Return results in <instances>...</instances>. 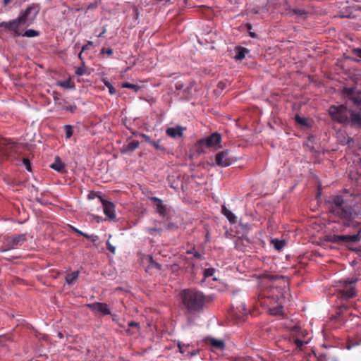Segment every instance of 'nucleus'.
<instances>
[{
  "label": "nucleus",
  "mask_w": 361,
  "mask_h": 361,
  "mask_svg": "<svg viewBox=\"0 0 361 361\" xmlns=\"http://www.w3.org/2000/svg\"><path fill=\"white\" fill-rule=\"evenodd\" d=\"M359 197L344 192L341 195H331L326 200L329 218L348 227H356L357 221L360 214Z\"/></svg>",
  "instance_id": "obj_1"
},
{
  "label": "nucleus",
  "mask_w": 361,
  "mask_h": 361,
  "mask_svg": "<svg viewBox=\"0 0 361 361\" xmlns=\"http://www.w3.org/2000/svg\"><path fill=\"white\" fill-rule=\"evenodd\" d=\"M39 8L37 4H32L27 6L25 10L20 12L17 18L0 23V27L11 32L14 36H20V28L31 25L35 21Z\"/></svg>",
  "instance_id": "obj_2"
},
{
  "label": "nucleus",
  "mask_w": 361,
  "mask_h": 361,
  "mask_svg": "<svg viewBox=\"0 0 361 361\" xmlns=\"http://www.w3.org/2000/svg\"><path fill=\"white\" fill-rule=\"evenodd\" d=\"M181 300L189 311H199L203 306L204 295L195 290H184L181 293Z\"/></svg>",
  "instance_id": "obj_3"
},
{
  "label": "nucleus",
  "mask_w": 361,
  "mask_h": 361,
  "mask_svg": "<svg viewBox=\"0 0 361 361\" xmlns=\"http://www.w3.org/2000/svg\"><path fill=\"white\" fill-rule=\"evenodd\" d=\"M289 290L284 287L283 288L279 287H274L271 289V295H268L269 298H272L279 302V306L276 308L270 310V312L274 315H280L282 314V306L281 305L285 302L286 295L288 294Z\"/></svg>",
  "instance_id": "obj_4"
},
{
  "label": "nucleus",
  "mask_w": 361,
  "mask_h": 361,
  "mask_svg": "<svg viewBox=\"0 0 361 361\" xmlns=\"http://www.w3.org/2000/svg\"><path fill=\"white\" fill-rule=\"evenodd\" d=\"M329 111L333 119L341 123H348L350 121L349 117L350 116V114L353 113V111H348L347 107L344 105L331 106Z\"/></svg>",
  "instance_id": "obj_5"
},
{
  "label": "nucleus",
  "mask_w": 361,
  "mask_h": 361,
  "mask_svg": "<svg viewBox=\"0 0 361 361\" xmlns=\"http://www.w3.org/2000/svg\"><path fill=\"white\" fill-rule=\"evenodd\" d=\"M357 281V279L350 278L338 282L341 288V298L348 299L355 295V284Z\"/></svg>",
  "instance_id": "obj_6"
},
{
  "label": "nucleus",
  "mask_w": 361,
  "mask_h": 361,
  "mask_svg": "<svg viewBox=\"0 0 361 361\" xmlns=\"http://www.w3.org/2000/svg\"><path fill=\"white\" fill-rule=\"evenodd\" d=\"M235 159L230 154L228 150H224L218 152L215 156V164L220 167H228L231 166Z\"/></svg>",
  "instance_id": "obj_7"
},
{
  "label": "nucleus",
  "mask_w": 361,
  "mask_h": 361,
  "mask_svg": "<svg viewBox=\"0 0 361 361\" xmlns=\"http://www.w3.org/2000/svg\"><path fill=\"white\" fill-rule=\"evenodd\" d=\"M221 135L219 133H214L208 137L200 140V142L207 147L219 149L221 147Z\"/></svg>",
  "instance_id": "obj_8"
},
{
  "label": "nucleus",
  "mask_w": 361,
  "mask_h": 361,
  "mask_svg": "<svg viewBox=\"0 0 361 361\" xmlns=\"http://www.w3.org/2000/svg\"><path fill=\"white\" fill-rule=\"evenodd\" d=\"M25 240V235H19L14 236L13 238H8L6 241V248L2 249L0 252H4L7 250L15 249L22 245L23 242Z\"/></svg>",
  "instance_id": "obj_9"
},
{
  "label": "nucleus",
  "mask_w": 361,
  "mask_h": 361,
  "mask_svg": "<svg viewBox=\"0 0 361 361\" xmlns=\"http://www.w3.org/2000/svg\"><path fill=\"white\" fill-rule=\"evenodd\" d=\"M360 233L354 235H334L332 238V241L336 243H345L349 242L357 243L360 241Z\"/></svg>",
  "instance_id": "obj_10"
},
{
  "label": "nucleus",
  "mask_w": 361,
  "mask_h": 361,
  "mask_svg": "<svg viewBox=\"0 0 361 361\" xmlns=\"http://www.w3.org/2000/svg\"><path fill=\"white\" fill-rule=\"evenodd\" d=\"M99 198L102 204L104 214L109 219H114L116 218L114 204L111 202L102 199L100 196H99Z\"/></svg>",
  "instance_id": "obj_11"
},
{
  "label": "nucleus",
  "mask_w": 361,
  "mask_h": 361,
  "mask_svg": "<svg viewBox=\"0 0 361 361\" xmlns=\"http://www.w3.org/2000/svg\"><path fill=\"white\" fill-rule=\"evenodd\" d=\"M87 306L94 312H100L105 315L111 314V310L106 303L94 302L87 304Z\"/></svg>",
  "instance_id": "obj_12"
},
{
  "label": "nucleus",
  "mask_w": 361,
  "mask_h": 361,
  "mask_svg": "<svg viewBox=\"0 0 361 361\" xmlns=\"http://www.w3.org/2000/svg\"><path fill=\"white\" fill-rule=\"evenodd\" d=\"M184 128L180 126L168 128L166 133L169 137L176 138L180 137L183 135Z\"/></svg>",
  "instance_id": "obj_13"
},
{
  "label": "nucleus",
  "mask_w": 361,
  "mask_h": 361,
  "mask_svg": "<svg viewBox=\"0 0 361 361\" xmlns=\"http://www.w3.org/2000/svg\"><path fill=\"white\" fill-rule=\"evenodd\" d=\"M152 200L154 203L157 212L161 216H164L166 214V207L163 204L162 201L157 197H152Z\"/></svg>",
  "instance_id": "obj_14"
},
{
  "label": "nucleus",
  "mask_w": 361,
  "mask_h": 361,
  "mask_svg": "<svg viewBox=\"0 0 361 361\" xmlns=\"http://www.w3.org/2000/svg\"><path fill=\"white\" fill-rule=\"evenodd\" d=\"M221 212L227 218L230 223L235 224L237 221L235 215L231 211L227 209L226 206H222Z\"/></svg>",
  "instance_id": "obj_15"
},
{
  "label": "nucleus",
  "mask_w": 361,
  "mask_h": 361,
  "mask_svg": "<svg viewBox=\"0 0 361 361\" xmlns=\"http://www.w3.org/2000/svg\"><path fill=\"white\" fill-rule=\"evenodd\" d=\"M50 167L58 172H63L65 170V164L59 157L55 158L54 162L50 165Z\"/></svg>",
  "instance_id": "obj_16"
},
{
  "label": "nucleus",
  "mask_w": 361,
  "mask_h": 361,
  "mask_svg": "<svg viewBox=\"0 0 361 361\" xmlns=\"http://www.w3.org/2000/svg\"><path fill=\"white\" fill-rule=\"evenodd\" d=\"M78 276H79V271H73V272L66 275V281L68 284L73 285L76 281Z\"/></svg>",
  "instance_id": "obj_17"
},
{
  "label": "nucleus",
  "mask_w": 361,
  "mask_h": 361,
  "mask_svg": "<svg viewBox=\"0 0 361 361\" xmlns=\"http://www.w3.org/2000/svg\"><path fill=\"white\" fill-rule=\"evenodd\" d=\"M247 52L248 50L246 48L239 47L237 49L236 54L234 58L237 61H240L245 57V55Z\"/></svg>",
  "instance_id": "obj_18"
},
{
  "label": "nucleus",
  "mask_w": 361,
  "mask_h": 361,
  "mask_svg": "<svg viewBox=\"0 0 361 361\" xmlns=\"http://www.w3.org/2000/svg\"><path fill=\"white\" fill-rule=\"evenodd\" d=\"M350 122L354 126L361 127V116L360 114H355L354 112L350 114Z\"/></svg>",
  "instance_id": "obj_19"
},
{
  "label": "nucleus",
  "mask_w": 361,
  "mask_h": 361,
  "mask_svg": "<svg viewBox=\"0 0 361 361\" xmlns=\"http://www.w3.org/2000/svg\"><path fill=\"white\" fill-rule=\"evenodd\" d=\"M271 244L274 245L276 250H281L285 246L286 242L283 240L274 238L271 240Z\"/></svg>",
  "instance_id": "obj_20"
},
{
  "label": "nucleus",
  "mask_w": 361,
  "mask_h": 361,
  "mask_svg": "<svg viewBox=\"0 0 361 361\" xmlns=\"http://www.w3.org/2000/svg\"><path fill=\"white\" fill-rule=\"evenodd\" d=\"M209 341L211 345L217 349L223 350L224 348V343L222 340L210 338Z\"/></svg>",
  "instance_id": "obj_21"
},
{
  "label": "nucleus",
  "mask_w": 361,
  "mask_h": 361,
  "mask_svg": "<svg viewBox=\"0 0 361 361\" xmlns=\"http://www.w3.org/2000/svg\"><path fill=\"white\" fill-rule=\"evenodd\" d=\"M20 35H21L23 37L31 38V37H38L39 35V32L35 30L29 29V30H27L23 33L20 32Z\"/></svg>",
  "instance_id": "obj_22"
},
{
  "label": "nucleus",
  "mask_w": 361,
  "mask_h": 361,
  "mask_svg": "<svg viewBox=\"0 0 361 361\" xmlns=\"http://www.w3.org/2000/svg\"><path fill=\"white\" fill-rule=\"evenodd\" d=\"M121 87L123 88H129L133 89L135 92H137L140 90V87L137 85L131 84L128 82H124L122 83Z\"/></svg>",
  "instance_id": "obj_23"
},
{
  "label": "nucleus",
  "mask_w": 361,
  "mask_h": 361,
  "mask_svg": "<svg viewBox=\"0 0 361 361\" xmlns=\"http://www.w3.org/2000/svg\"><path fill=\"white\" fill-rule=\"evenodd\" d=\"M295 121L302 126H307V120L305 117H301L299 115L295 116Z\"/></svg>",
  "instance_id": "obj_24"
},
{
  "label": "nucleus",
  "mask_w": 361,
  "mask_h": 361,
  "mask_svg": "<svg viewBox=\"0 0 361 361\" xmlns=\"http://www.w3.org/2000/svg\"><path fill=\"white\" fill-rule=\"evenodd\" d=\"M350 99L357 106H361V93L352 94Z\"/></svg>",
  "instance_id": "obj_25"
},
{
  "label": "nucleus",
  "mask_w": 361,
  "mask_h": 361,
  "mask_svg": "<svg viewBox=\"0 0 361 361\" xmlns=\"http://www.w3.org/2000/svg\"><path fill=\"white\" fill-rule=\"evenodd\" d=\"M139 146V142L132 141L128 145V149L130 150H134Z\"/></svg>",
  "instance_id": "obj_26"
},
{
  "label": "nucleus",
  "mask_w": 361,
  "mask_h": 361,
  "mask_svg": "<svg viewBox=\"0 0 361 361\" xmlns=\"http://www.w3.org/2000/svg\"><path fill=\"white\" fill-rule=\"evenodd\" d=\"M73 135L72 128L70 126H66V137L69 139Z\"/></svg>",
  "instance_id": "obj_27"
},
{
  "label": "nucleus",
  "mask_w": 361,
  "mask_h": 361,
  "mask_svg": "<svg viewBox=\"0 0 361 361\" xmlns=\"http://www.w3.org/2000/svg\"><path fill=\"white\" fill-rule=\"evenodd\" d=\"M100 54H107L109 56H111L113 54V49L111 48H109V49H106L104 47H103L102 49H101V51H100Z\"/></svg>",
  "instance_id": "obj_28"
},
{
  "label": "nucleus",
  "mask_w": 361,
  "mask_h": 361,
  "mask_svg": "<svg viewBox=\"0 0 361 361\" xmlns=\"http://www.w3.org/2000/svg\"><path fill=\"white\" fill-rule=\"evenodd\" d=\"M104 84L108 87L109 93L111 94H114L116 93V90H115L114 87L109 82L105 81Z\"/></svg>",
  "instance_id": "obj_29"
},
{
  "label": "nucleus",
  "mask_w": 361,
  "mask_h": 361,
  "mask_svg": "<svg viewBox=\"0 0 361 361\" xmlns=\"http://www.w3.org/2000/svg\"><path fill=\"white\" fill-rule=\"evenodd\" d=\"M76 75L78 76H82L85 73V66L79 67L75 71Z\"/></svg>",
  "instance_id": "obj_30"
},
{
  "label": "nucleus",
  "mask_w": 361,
  "mask_h": 361,
  "mask_svg": "<svg viewBox=\"0 0 361 361\" xmlns=\"http://www.w3.org/2000/svg\"><path fill=\"white\" fill-rule=\"evenodd\" d=\"M214 274V269H206L204 270V277H209L212 276Z\"/></svg>",
  "instance_id": "obj_31"
},
{
  "label": "nucleus",
  "mask_w": 361,
  "mask_h": 361,
  "mask_svg": "<svg viewBox=\"0 0 361 361\" xmlns=\"http://www.w3.org/2000/svg\"><path fill=\"white\" fill-rule=\"evenodd\" d=\"M150 145H152V146H154L157 149H160V150H164V147H162L159 145V142H157V141H154V140H153V141L150 143Z\"/></svg>",
  "instance_id": "obj_32"
},
{
  "label": "nucleus",
  "mask_w": 361,
  "mask_h": 361,
  "mask_svg": "<svg viewBox=\"0 0 361 361\" xmlns=\"http://www.w3.org/2000/svg\"><path fill=\"white\" fill-rule=\"evenodd\" d=\"M106 247L111 253H115L116 247L113 246L109 241L106 242Z\"/></svg>",
  "instance_id": "obj_33"
},
{
  "label": "nucleus",
  "mask_w": 361,
  "mask_h": 361,
  "mask_svg": "<svg viewBox=\"0 0 361 361\" xmlns=\"http://www.w3.org/2000/svg\"><path fill=\"white\" fill-rule=\"evenodd\" d=\"M7 154L6 149L3 146V144H0V156H6Z\"/></svg>",
  "instance_id": "obj_34"
},
{
  "label": "nucleus",
  "mask_w": 361,
  "mask_h": 361,
  "mask_svg": "<svg viewBox=\"0 0 361 361\" xmlns=\"http://www.w3.org/2000/svg\"><path fill=\"white\" fill-rule=\"evenodd\" d=\"M23 162L24 165L26 166L27 170L30 171L31 166H30V163L29 159L25 158V159H23Z\"/></svg>",
  "instance_id": "obj_35"
},
{
  "label": "nucleus",
  "mask_w": 361,
  "mask_h": 361,
  "mask_svg": "<svg viewBox=\"0 0 361 361\" xmlns=\"http://www.w3.org/2000/svg\"><path fill=\"white\" fill-rule=\"evenodd\" d=\"M93 43L91 41H88L87 43L82 46V51H85L87 50L90 47L92 46Z\"/></svg>",
  "instance_id": "obj_36"
},
{
  "label": "nucleus",
  "mask_w": 361,
  "mask_h": 361,
  "mask_svg": "<svg viewBox=\"0 0 361 361\" xmlns=\"http://www.w3.org/2000/svg\"><path fill=\"white\" fill-rule=\"evenodd\" d=\"M294 13L298 15V16H303L305 14V12L304 10L302 9H295L293 10Z\"/></svg>",
  "instance_id": "obj_37"
},
{
  "label": "nucleus",
  "mask_w": 361,
  "mask_h": 361,
  "mask_svg": "<svg viewBox=\"0 0 361 361\" xmlns=\"http://www.w3.org/2000/svg\"><path fill=\"white\" fill-rule=\"evenodd\" d=\"M142 137L144 138V140H145L147 142H148V143H149V144L153 141L152 140H151V138H150L148 135H145V134H142Z\"/></svg>",
  "instance_id": "obj_38"
},
{
  "label": "nucleus",
  "mask_w": 361,
  "mask_h": 361,
  "mask_svg": "<svg viewBox=\"0 0 361 361\" xmlns=\"http://www.w3.org/2000/svg\"><path fill=\"white\" fill-rule=\"evenodd\" d=\"M353 53L357 56L361 58V49H353Z\"/></svg>",
  "instance_id": "obj_39"
},
{
  "label": "nucleus",
  "mask_w": 361,
  "mask_h": 361,
  "mask_svg": "<svg viewBox=\"0 0 361 361\" xmlns=\"http://www.w3.org/2000/svg\"><path fill=\"white\" fill-rule=\"evenodd\" d=\"M295 342L298 348H301L304 344V342L299 339H296Z\"/></svg>",
  "instance_id": "obj_40"
},
{
  "label": "nucleus",
  "mask_w": 361,
  "mask_h": 361,
  "mask_svg": "<svg viewBox=\"0 0 361 361\" xmlns=\"http://www.w3.org/2000/svg\"><path fill=\"white\" fill-rule=\"evenodd\" d=\"M187 348L188 346H185V345H180V344H178V348H179V351L180 353L182 354H185V350H184V348Z\"/></svg>",
  "instance_id": "obj_41"
},
{
  "label": "nucleus",
  "mask_w": 361,
  "mask_h": 361,
  "mask_svg": "<svg viewBox=\"0 0 361 361\" xmlns=\"http://www.w3.org/2000/svg\"><path fill=\"white\" fill-rule=\"evenodd\" d=\"M90 239L92 241L95 242V241H97V240L99 239V238H98V236H97V235H91L90 236Z\"/></svg>",
  "instance_id": "obj_42"
},
{
  "label": "nucleus",
  "mask_w": 361,
  "mask_h": 361,
  "mask_svg": "<svg viewBox=\"0 0 361 361\" xmlns=\"http://www.w3.org/2000/svg\"><path fill=\"white\" fill-rule=\"evenodd\" d=\"M128 326H129L138 327L139 326V324L137 323V322H130L128 323Z\"/></svg>",
  "instance_id": "obj_43"
},
{
  "label": "nucleus",
  "mask_w": 361,
  "mask_h": 361,
  "mask_svg": "<svg viewBox=\"0 0 361 361\" xmlns=\"http://www.w3.org/2000/svg\"><path fill=\"white\" fill-rule=\"evenodd\" d=\"M106 28L103 27L102 31L98 35V37H102L106 33Z\"/></svg>",
  "instance_id": "obj_44"
},
{
  "label": "nucleus",
  "mask_w": 361,
  "mask_h": 361,
  "mask_svg": "<svg viewBox=\"0 0 361 361\" xmlns=\"http://www.w3.org/2000/svg\"><path fill=\"white\" fill-rule=\"evenodd\" d=\"M158 231V230L155 229V228H149L148 229V233L150 234V235H153L154 232H157Z\"/></svg>",
  "instance_id": "obj_45"
},
{
  "label": "nucleus",
  "mask_w": 361,
  "mask_h": 361,
  "mask_svg": "<svg viewBox=\"0 0 361 361\" xmlns=\"http://www.w3.org/2000/svg\"><path fill=\"white\" fill-rule=\"evenodd\" d=\"M79 235H82V236H85V238H89L90 239V235L87 234V233H85L83 232H79Z\"/></svg>",
  "instance_id": "obj_46"
},
{
  "label": "nucleus",
  "mask_w": 361,
  "mask_h": 361,
  "mask_svg": "<svg viewBox=\"0 0 361 361\" xmlns=\"http://www.w3.org/2000/svg\"><path fill=\"white\" fill-rule=\"evenodd\" d=\"M196 355H197V352L196 351L187 354V355H188L189 357H192V356Z\"/></svg>",
  "instance_id": "obj_47"
},
{
  "label": "nucleus",
  "mask_w": 361,
  "mask_h": 361,
  "mask_svg": "<svg viewBox=\"0 0 361 361\" xmlns=\"http://www.w3.org/2000/svg\"><path fill=\"white\" fill-rule=\"evenodd\" d=\"M176 87L177 89H180L183 87V85L181 84H180L179 82H178L176 85Z\"/></svg>",
  "instance_id": "obj_48"
},
{
  "label": "nucleus",
  "mask_w": 361,
  "mask_h": 361,
  "mask_svg": "<svg viewBox=\"0 0 361 361\" xmlns=\"http://www.w3.org/2000/svg\"><path fill=\"white\" fill-rule=\"evenodd\" d=\"M4 4L6 6L8 4L11 2V0H3Z\"/></svg>",
  "instance_id": "obj_49"
},
{
  "label": "nucleus",
  "mask_w": 361,
  "mask_h": 361,
  "mask_svg": "<svg viewBox=\"0 0 361 361\" xmlns=\"http://www.w3.org/2000/svg\"><path fill=\"white\" fill-rule=\"evenodd\" d=\"M72 229H73L75 232L78 233V234H79V232H81L80 231H79L78 229H77V228H74V227H72Z\"/></svg>",
  "instance_id": "obj_50"
},
{
  "label": "nucleus",
  "mask_w": 361,
  "mask_h": 361,
  "mask_svg": "<svg viewBox=\"0 0 361 361\" xmlns=\"http://www.w3.org/2000/svg\"><path fill=\"white\" fill-rule=\"evenodd\" d=\"M82 52H83V51H80V53L79 54V56H79V58H80V60H82Z\"/></svg>",
  "instance_id": "obj_51"
},
{
  "label": "nucleus",
  "mask_w": 361,
  "mask_h": 361,
  "mask_svg": "<svg viewBox=\"0 0 361 361\" xmlns=\"http://www.w3.org/2000/svg\"><path fill=\"white\" fill-rule=\"evenodd\" d=\"M250 36H251L252 37H257V36H256V35H255V33H252V32H250Z\"/></svg>",
  "instance_id": "obj_52"
},
{
  "label": "nucleus",
  "mask_w": 361,
  "mask_h": 361,
  "mask_svg": "<svg viewBox=\"0 0 361 361\" xmlns=\"http://www.w3.org/2000/svg\"><path fill=\"white\" fill-rule=\"evenodd\" d=\"M58 335H59V336L60 338H62V337H63V335H62V334H61V333H59V334H58Z\"/></svg>",
  "instance_id": "obj_53"
},
{
  "label": "nucleus",
  "mask_w": 361,
  "mask_h": 361,
  "mask_svg": "<svg viewBox=\"0 0 361 361\" xmlns=\"http://www.w3.org/2000/svg\"><path fill=\"white\" fill-rule=\"evenodd\" d=\"M195 256L196 257H200V255L199 254H195Z\"/></svg>",
  "instance_id": "obj_54"
},
{
  "label": "nucleus",
  "mask_w": 361,
  "mask_h": 361,
  "mask_svg": "<svg viewBox=\"0 0 361 361\" xmlns=\"http://www.w3.org/2000/svg\"><path fill=\"white\" fill-rule=\"evenodd\" d=\"M351 348H352V345H348V346L347 347V348H348V349H350Z\"/></svg>",
  "instance_id": "obj_55"
},
{
  "label": "nucleus",
  "mask_w": 361,
  "mask_h": 361,
  "mask_svg": "<svg viewBox=\"0 0 361 361\" xmlns=\"http://www.w3.org/2000/svg\"><path fill=\"white\" fill-rule=\"evenodd\" d=\"M89 198H93V195H89Z\"/></svg>",
  "instance_id": "obj_56"
},
{
  "label": "nucleus",
  "mask_w": 361,
  "mask_h": 361,
  "mask_svg": "<svg viewBox=\"0 0 361 361\" xmlns=\"http://www.w3.org/2000/svg\"><path fill=\"white\" fill-rule=\"evenodd\" d=\"M89 198H93V195H89Z\"/></svg>",
  "instance_id": "obj_57"
},
{
  "label": "nucleus",
  "mask_w": 361,
  "mask_h": 361,
  "mask_svg": "<svg viewBox=\"0 0 361 361\" xmlns=\"http://www.w3.org/2000/svg\"><path fill=\"white\" fill-rule=\"evenodd\" d=\"M269 277L271 279L274 278L272 276H269Z\"/></svg>",
  "instance_id": "obj_58"
},
{
  "label": "nucleus",
  "mask_w": 361,
  "mask_h": 361,
  "mask_svg": "<svg viewBox=\"0 0 361 361\" xmlns=\"http://www.w3.org/2000/svg\"><path fill=\"white\" fill-rule=\"evenodd\" d=\"M61 85L64 87L66 85V83L61 84Z\"/></svg>",
  "instance_id": "obj_59"
},
{
  "label": "nucleus",
  "mask_w": 361,
  "mask_h": 361,
  "mask_svg": "<svg viewBox=\"0 0 361 361\" xmlns=\"http://www.w3.org/2000/svg\"><path fill=\"white\" fill-rule=\"evenodd\" d=\"M61 85L64 87L66 85V83L61 84Z\"/></svg>",
  "instance_id": "obj_60"
},
{
  "label": "nucleus",
  "mask_w": 361,
  "mask_h": 361,
  "mask_svg": "<svg viewBox=\"0 0 361 361\" xmlns=\"http://www.w3.org/2000/svg\"><path fill=\"white\" fill-rule=\"evenodd\" d=\"M348 94H350V97L353 94H350V92H348Z\"/></svg>",
  "instance_id": "obj_61"
}]
</instances>
